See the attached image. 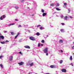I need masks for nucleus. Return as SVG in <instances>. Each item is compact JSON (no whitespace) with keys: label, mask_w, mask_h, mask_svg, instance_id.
<instances>
[{"label":"nucleus","mask_w":74,"mask_h":74,"mask_svg":"<svg viewBox=\"0 0 74 74\" xmlns=\"http://www.w3.org/2000/svg\"><path fill=\"white\" fill-rule=\"evenodd\" d=\"M29 39H30V40H32V41H35V38H34L33 37H30Z\"/></svg>","instance_id":"1"},{"label":"nucleus","mask_w":74,"mask_h":74,"mask_svg":"<svg viewBox=\"0 0 74 74\" xmlns=\"http://www.w3.org/2000/svg\"><path fill=\"white\" fill-rule=\"evenodd\" d=\"M44 53H47L48 52V48H46L44 50Z\"/></svg>","instance_id":"2"},{"label":"nucleus","mask_w":74,"mask_h":74,"mask_svg":"<svg viewBox=\"0 0 74 74\" xmlns=\"http://www.w3.org/2000/svg\"><path fill=\"white\" fill-rule=\"evenodd\" d=\"M5 15H4L2 16L1 17L0 19H1V20H3V18H5Z\"/></svg>","instance_id":"3"},{"label":"nucleus","mask_w":74,"mask_h":74,"mask_svg":"<svg viewBox=\"0 0 74 74\" xmlns=\"http://www.w3.org/2000/svg\"><path fill=\"white\" fill-rule=\"evenodd\" d=\"M61 71L62 72H63L64 73H66V69H63L61 70Z\"/></svg>","instance_id":"4"},{"label":"nucleus","mask_w":74,"mask_h":74,"mask_svg":"<svg viewBox=\"0 0 74 74\" xmlns=\"http://www.w3.org/2000/svg\"><path fill=\"white\" fill-rule=\"evenodd\" d=\"M50 67L51 68H56V66H55V65H51L50 66Z\"/></svg>","instance_id":"5"},{"label":"nucleus","mask_w":74,"mask_h":74,"mask_svg":"<svg viewBox=\"0 0 74 74\" xmlns=\"http://www.w3.org/2000/svg\"><path fill=\"white\" fill-rule=\"evenodd\" d=\"M24 47L25 48H27L28 49H30V46L27 45L25 46Z\"/></svg>","instance_id":"6"},{"label":"nucleus","mask_w":74,"mask_h":74,"mask_svg":"<svg viewBox=\"0 0 74 74\" xmlns=\"http://www.w3.org/2000/svg\"><path fill=\"white\" fill-rule=\"evenodd\" d=\"M18 64L19 65H20V66H22V65L23 64V62H21L20 63H18Z\"/></svg>","instance_id":"7"},{"label":"nucleus","mask_w":74,"mask_h":74,"mask_svg":"<svg viewBox=\"0 0 74 74\" xmlns=\"http://www.w3.org/2000/svg\"><path fill=\"white\" fill-rule=\"evenodd\" d=\"M0 38H1L2 39V40H3L4 39V37L3 36L0 35Z\"/></svg>","instance_id":"8"},{"label":"nucleus","mask_w":74,"mask_h":74,"mask_svg":"<svg viewBox=\"0 0 74 74\" xmlns=\"http://www.w3.org/2000/svg\"><path fill=\"white\" fill-rule=\"evenodd\" d=\"M47 14V13H44L42 14V16H45Z\"/></svg>","instance_id":"9"},{"label":"nucleus","mask_w":74,"mask_h":74,"mask_svg":"<svg viewBox=\"0 0 74 74\" xmlns=\"http://www.w3.org/2000/svg\"><path fill=\"white\" fill-rule=\"evenodd\" d=\"M12 58H13V56L10 57V58L9 59V60L10 61H12Z\"/></svg>","instance_id":"10"},{"label":"nucleus","mask_w":74,"mask_h":74,"mask_svg":"<svg viewBox=\"0 0 74 74\" xmlns=\"http://www.w3.org/2000/svg\"><path fill=\"white\" fill-rule=\"evenodd\" d=\"M64 20H66L67 21V16H66L65 17H64Z\"/></svg>","instance_id":"11"},{"label":"nucleus","mask_w":74,"mask_h":74,"mask_svg":"<svg viewBox=\"0 0 74 74\" xmlns=\"http://www.w3.org/2000/svg\"><path fill=\"white\" fill-rule=\"evenodd\" d=\"M33 64H34V63L33 62H32L31 64H29L30 66L31 67V66H32L33 65Z\"/></svg>","instance_id":"12"},{"label":"nucleus","mask_w":74,"mask_h":74,"mask_svg":"<svg viewBox=\"0 0 74 74\" xmlns=\"http://www.w3.org/2000/svg\"><path fill=\"white\" fill-rule=\"evenodd\" d=\"M59 42H60V43H63V40H59Z\"/></svg>","instance_id":"13"},{"label":"nucleus","mask_w":74,"mask_h":74,"mask_svg":"<svg viewBox=\"0 0 74 74\" xmlns=\"http://www.w3.org/2000/svg\"><path fill=\"white\" fill-rule=\"evenodd\" d=\"M69 60H73V58H72V56H71L70 57V58Z\"/></svg>","instance_id":"14"},{"label":"nucleus","mask_w":74,"mask_h":74,"mask_svg":"<svg viewBox=\"0 0 74 74\" xmlns=\"http://www.w3.org/2000/svg\"><path fill=\"white\" fill-rule=\"evenodd\" d=\"M55 5V4H54V3H53V4H50V5L51 6H54V5Z\"/></svg>","instance_id":"15"},{"label":"nucleus","mask_w":74,"mask_h":74,"mask_svg":"<svg viewBox=\"0 0 74 74\" xmlns=\"http://www.w3.org/2000/svg\"><path fill=\"white\" fill-rule=\"evenodd\" d=\"M1 43L2 44H4L5 43V42H1Z\"/></svg>","instance_id":"16"},{"label":"nucleus","mask_w":74,"mask_h":74,"mask_svg":"<svg viewBox=\"0 0 74 74\" xmlns=\"http://www.w3.org/2000/svg\"><path fill=\"white\" fill-rule=\"evenodd\" d=\"M36 35L37 36H40V33H39V32L36 33Z\"/></svg>","instance_id":"17"},{"label":"nucleus","mask_w":74,"mask_h":74,"mask_svg":"<svg viewBox=\"0 0 74 74\" xmlns=\"http://www.w3.org/2000/svg\"><path fill=\"white\" fill-rule=\"evenodd\" d=\"M56 4V7H58V6H59V3H57Z\"/></svg>","instance_id":"18"},{"label":"nucleus","mask_w":74,"mask_h":74,"mask_svg":"<svg viewBox=\"0 0 74 74\" xmlns=\"http://www.w3.org/2000/svg\"><path fill=\"white\" fill-rule=\"evenodd\" d=\"M15 25V23H11L9 25V26H12V25Z\"/></svg>","instance_id":"19"},{"label":"nucleus","mask_w":74,"mask_h":74,"mask_svg":"<svg viewBox=\"0 0 74 74\" xmlns=\"http://www.w3.org/2000/svg\"><path fill=\"white\" fill-rule=\"evenodd\" d=\"M10 33H11L12 36H14V33L13 32H11Z\"/></svg>","instance_id":"20"},{"label":"nucleus","mask_w":74,"mask_h":74,"mask_svg":"<svg viewBox=\"0 0 74 74\" xmlns=\"http://www.w3.org/2000/svg\"><path fill=\"white\" fill-rule=\"evenodd\" d=\"M56 10H57V11H60V9L58 8H56Z\"/></svg>","instance_id":"21"},{"label":"nucleus","mask_w":74,"mask_h":74,"mask_svg":"<svg viewBox=\"0 0 74 74\" xmlns=\"http://www.w3.org/2000/svg\"><path fill=\"white\" fill-rule=\"evenodd\" d=\"M44 42H45V41H44V40H42L41 41V42L42 43H43V44H44Z\"/></svg>","instance_id":"22"},{"label":"nucleus","mask_w":74,"mask_h":74,"mask_svg":"<svg viewBox=\"0 0 74 74\" xmlns=\"http://www.w3.org/2000/svg\"><path fill=\"white\" fill-rule=\"evenodd\" d=\"M19 53L20 54H21V55H23V54L21 52V51H20L19 52Z\"/></svg>","instance_id":"23"},{"label":"nucleus","mask_w":74,"mask_h":74,"mask_svg":"<svg viewBox=\"0 0 74 74\" xmlns=\"http://www.w3.org/2000/svg\"><path fill=\"white\" fill-rule=\"evenodd\" d=\"M41 12L43 13H44V10H43V9H42L41 10Z\"/></svg>","instance_id":"24"},{"label":"nucleus","mask_w":74,"mask_h":74,"mask_svg":"<svg viewBox=\"0 0 74 74\" xmlns=\"http://www.w3.org/2000/svg\"><path fill=\"white\" fill-rule=\"evenodd\" d=\"M62 63H63V60H61V61H60V64H62Z\"/></svg>","instance_id":"25"},{"label":"nucleus","mask_w":74,"mask_h":74,"mask_svg":"<svg viewBox=\"0 0 74 74\" xmlns=\"http://www.w3.org/2000/svg\"><path fill=\"white\" fill-rule=\"evenodd\" d=\"M60 30H61V32H64V29H61Z\"/></svg>","instance_id":"26"},{"label":"nucleus","mask_w":74,"mask_h":74,"mask_svg":"<svg viewBox=\"0 0 74 74\" xmlns=\"http://www.w3.org/2000/svg\"><path fill=\"white\" fill-rule=\"evenodd\" d=\"M0 66L2 67V68H3V65L2 64H0Z\"/></svg>","instance_id":"27"},{"label":"nucleus","mask_w":74,"mask_h":74,"mask_svg":"<svg viewBox=\"0 0 74 74\" xmlns=\"http://www.w3.org/2000/svg\"><path fill=\"white\" fill-rule=\"evenodd\" d=\"M15 8H16V9H18V6H16L15 7Z\"/></svg>","instance_id":"28"},{"label":"nucleus","mask_w":74,"mask_h":74,"mask_svg":"<svg viewBox=\"0 0 74 74\" xmlns=\"http://www.w3.org/2000/svg\"><path fill=\"white\" fill-rule=\"evenodd\" d=\"M64 5H67V3H64Z\"/></svg>","instance_id":"29"},{"label":"nucleus","mask_w":74,"mask_h":74,"mask_svg":"<svg viewBox=\"0 0 74 74\" xmlns=\"http://www.w3.org/2000/svg\"><path fill=\"white\" fill-rule=\"evenodd\" d=\"M21 34V33H19V32L18 33V34L17 35V36H18L19 35Z\"/></svg>","instance_id":"30"},{"label":"nucleus","mask_w":74,"mask_h":74,"mask_svg":"<svg viewBox=\"0 0 74 74\" xmlns=\"http://www.w3.org/2000/svg\"><path fill=\"white\" fill-rule=\"evenodd\" d=\"M61 24L62 25V26H63L65 25V24L64 23H61Z\"/></svg>","instance_id":"31"},{"label":"nucleus","mask_w":74,"mask_h":74,"mask_svg":"<svg viewBox=\"0 0 74 74\" xmlns=\"http://www.w3.org/2000/svg\"><path fill=\"white\" fill-rule=\"evenodd\" d=\"M38 46L39 47H40V43H38Z\"/></svg>","instance_id":"32"},{"label":"nucleus","mask_w":74,"mask_h":74,"mask_svg":"<svg viewBox=\"0 0 74 74\" xmlns=\"http://www.w3.org/2000/svg\"><path fill=\"white\" fill-rule=\"evenodd\" d=\"M71 48H72V49H74V46H73V47H72Z\"/></svg>","instance_id":"33"},{"label":"nucleus","mask_w":74,"mask_h":74,"mask_svg":"<svg viewBox=\"0 0 74 74\" xmlns=\"http://www.w3.org/2000/svg\"><path fill=\"white\" fill-rule=\"evenodd\" d=\"M24 1H25V0H22V1H21V3H23Z\"/></svg>","instance_id":"34"},{"label":"nucleus","mask_w":74,"mask_h":74,"mask_svg":"<svg viewBox=\"0 0 74 74\" xmlns=\"http://www.w3.org/2000/svg\"><path fill=\"white\" fill-rule=\"evenodd\" d=\"M63 15H62L61 16V18H63Z\"/></svg>","instance_id":"35"},{"label":"nucleus","mask_w":74,"mask_h":74,"mask_svg":"<svg viewBox=\"0 0 74 74\" xmlns=\"http://www.w3.org/2000/svg\"><path fill=\"white\" fill-rule=\"evenodd\" d=\"M21 25H18V27H21Z\"/></svg>","instance_id":"36"},{"label":"nucleus","mask_w":74,"mask_h":74,"mask_svg":"<svg viewBox=\"0 0 74 74\" xmlns=\"http://www.w3.org/2000/svg\"><path fill=\"white\" fill-rule=\"evenodd\" d=\"M3 58V56H0V59H1V58Z\"/></svg>","instance_id":"37"},{"label":"nucleus","mask_w":74,"mask_h":74,"mask_svg":"<svg viewBox=\"0 0 74 74\" xmlns=\"http://www.w3.org/2000/svg\"><path fill=\"white\" fill-rule=\"evenodd\" d=\"M18 36H17V35H16V36H15V38H17V37H18Z\"/></svg>","instance_id":"38"},{"label":"nucleus","mask_w":74,"mask_h":74,"mask_svg":"<svg viewBox=\"0 0 74 74\" xmlns=\"http://www.w3.org/2000/svg\"><path fill=\"white\" fill-rule=\"evenodd\" d=\"M39 26H41V25H38L37 26V27H39Z\"/></svg>","instance_id":"39"},{"label":"nucleus","mask_w":74,"mask_h":74,"mask_svg":"<svg viewBox=\"0 0 74 74\" xmlns=\"http://www.w3.org/2000/svg\"><path fill=\"white\" fill-rule=\"evenodd\" d=\"M7 31H5L4 32V33H7Z\"/></svg>","instance_id":"40"},{"label":"nucleus","mask_w":74,"mask_h":74,"mask_svg":"<svg viewBox=\"0 0 74 74\" xmlns=\"http://www.w3.org/2000/svg\"><path fill=\"white\" fill-rule=\"evenodd\" d=\"M70 18H71V19H72V18H73V17L71 16H70Z\"/></svg>","instance_id":"41"},{"label":"nucleus","mask_w":74,"mask_h":74,"mask_svg":"<svg viewBox=\"0 0 74 74\" xmlns=\"http://www.w3.org/2000/svg\"><path fill=\"white\" fill-rule=\"evenodd\" d=\"M5 42H8L9 41H8L7 40Z\"/></svg>","instance_id":"42"},{"label":"nucleus","mask_w":74,"mask_h":74,"mask_svg":"<svg viewBox=\"0 0 74 74\" xmlns=\"http://www.w3.org/2000/svg\"><path fill=\"white\" fill-rule=\"evenodd\" d=\"M46 56H48V53H46Z\"/></svg>","instance_id":"43"},{"label":"nucleus","mask_w":74,"mask_h":74,"mask_svg":"<svg viewBox=\"0 0 74 74\" xmlns=\"http://www.w3.org/2000/svg\"><path fill=\"white\" fill-rule=\"evenodd\" d=\"M41 47H42V46H43V45H43L42 44H41Z\"/></svg>","instance_id":"44"},{"label":"nucleus","mask_w":74,"mask_h":74,"mask_svg":"<svg viewBox=\"0 0 74 74\" xmlns=\"http://www.w3.org/2000/svg\"><path fill=\"white\" fill-rule=\"evenodd\" d=\"M15 21H18V19H15Z\"/></svg>","instance_id":"45"},{"label":"nucleus","mask_w":74,"mask_h":74,"mask_svg":"<svg viewBox=\"0 0 74 74\" xmlns=\"http://www.w3.org/2000/svg\"><path fill=\"white\" fill-rule=\"evenodd\" d=\"M71 65L72 66H73V64L72 63H71Z\"/></svg>","instance_id":"46"},{"label":"nucleus","mask_w":74,"mask_h":74,"mask_svg":"<svg viewBox=\"0 0 74 74\" xmlns=\"http://www.w3.org/2000/svg\"><path fill=\"white\" fill-rule=\"evenodd\" d=\"M40 30H42V28H40Z\"/></svg>","instance_id":"47"},{"label":"nucleus","mask_w":74,"mask_h":74,"mask_svg":"<svg viewBox=\"0 0 74 74\" xmlns=\"http://www.w3.org/2000/svg\"><path fill=\"white\" fill-rule=\"evenodd\" d=\"M34 16V14H33L32 15V16Z\"/></svg>","instance_id":"48"},{"label":"nucleus","mask_w":74,"mask_h":74,"mask_svg":"<svg viewBox=\"0 0 74 74\" xmlns=\"http://www.w3.org/2000/svg\"><path fill=\"white\" fill-rule=\"evenodd\" d=\"M61 52H63V51H62V50H61Z\"/></svg>","instance_id":"49"},{"label":"nucleus","mask_w":74,"mask_h":74,"mask_svg":"<svg viewBox=\"0 0 74 74\" xmlns=\"http://www.w3.org/2000/svg\"><path fill=\"white\" fill-rule=\"evenodd\" d=\"M45 74H49V73H46Z\"/></svg>","instance_id":"50"},{"label":"nucleus","mask_w":74,"mask_h":74,"mask_svg":"<svg viewBox=\"0 0 74 74\" xmlns=\"http://www.w3.org/2000/svg\"><path fill=\"white\" fill-rule=\"evenodd\" d=\"M40 28H42V27H40Z\"/></svg>","instance_id":"51"},{"label":"nucleus","mask_w":74,"mask_h":74,"mask_svg":"<svg viewBox=\"0 0 74 74\" xmlns=\"http://www.w3.org/2000/svg\"><path fill=\"white\" fill-rule=\"evenodd\" d=\"M73 44H74V42H73Z\"/></svg>","instance_id":"52"},{"label":"nucleus","mask_w":74,"mask_h":74,"mask_svg":"<svg viewBox=\"0 0 74 74\" xmlns=\"http://www.w3.org/2000/svg\"><path fill=\"white\" fill-rule=\"evenodd\" d=\"M47 36L48 37V35H47Z\"/></svg>","instance_id":"53"},{"label":"nucleus","mask_w":74,"mask_h":74,"mask_svg":"<svg viewBox=\"0 0 74 74\" xmlns=\"http://www.w3.org/2000/svg\"><path fill=\"white\" fill-rule=\"evenodd\" d=\"M73 54H74V53H73Z\"/></svg>","instance_id":"54"}]
</instances>
